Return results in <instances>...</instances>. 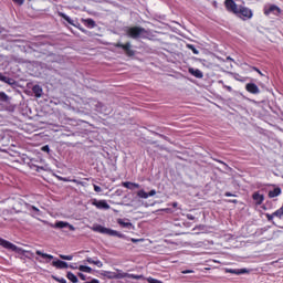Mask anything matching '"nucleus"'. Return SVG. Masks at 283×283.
<instances>
[{"label": "nucleus", "instance_id": "1", "mask_svg": "<svg viewBox=\"0 0 283 283\" xmlns=\"http://www.w3.org/2000/svg\"><path fill=\"white\" fill-rule=\"evenodd\" d=\"M0 247H2V249H7L8 251H13L14 253H19L20 255H25V253H28L29 255H31V258H34V252L30 250H23V248H19L14 245V243L3 238H0Z\"/></svg>", "mask_w": 283, "mask_h": 283}, {"label": "nucleus", "instance_id": "2", "mask_svg": "<svg viewBox=\"0 0 283 283\" xmlns=\"http://www.w3.org/2000/svg\"><path fill=\"white\" fill-rule=\"evenodd\" d=\"M145 34H147V30L142 27H129L126 29V36L135 41H137V39H145Z\"/></svg>", "mask_w": 283, "mask_h": 283}, {"label": "nucleus", "instance_id": "3", "mask_svg": "<svg viewBox=\"0 0 283 283\" xmlns=\"http://www.w3.org/2000/svg\"><path fill=\"white\" fill-rule=\"evenodd\" d=\"M92 230L95 231L96 233H103L104 235H112V237H116V238H123V234H120V232H118L116 230L105 228L101 224L94 226L92 228Z\"/></svg>", "mask_w": 283, "mask_h": 283}, {"label": "nucleus", "instance_id": "4", "mask_svg": "<svg viewBox=\"0 0 283 283\" xmlns=\"http://www.w3.org/2000/svg\"><path fill=\"white\" fill-rule=\"evenodd\" d=\"M234 14H237L239 19H243V21H247V19H251L253 17V11H251V9L247 7L240 6Z\"/></svg>", "mask_w": 283, "mask_h": 283}, {"label": "nucleus", "instance_id": "5", "mask_svg": "<svg viewBox=\"0 0 283 283\" xmlns=\"http://www.w3.org/2000/svg\"><path fill=\"white\" fill-rule=\"evenodd\" d=\"M114 48H120L125 52L126 56L129 57L135 56L136 54V51L132 49V43L129 42H126L125 44L117 42L114 44Z\"/></svg>", "mask_w": 283, "mask_h": 283}, {"label": "nucleus", "instance_id": "6", "mask_svg": "<svg viewBox=\"0 0 283 283\" xmlns=\"http://www.w3.org/2000/svg\"><path fill=\"white\" fill-rule=\"evenodd\" d=\"M263 13L265 17H269L270 14H274V17H280L282 14V9L275 4H270L268 7H264Z\"/></svg>", "mask_w": 283, "mask_h": 283}, {"label": "nucleus", "instance_id": "7", "mask_svg": "<svg viewBox=\"0 0 283 283\" xmlns=\"http://www.w3.org/2000/svg\"><path fill=\"white\" fill-rule=\"evenodd\" d=\"M115 275H117V280H125V277H128L129 280H143V275L129 274L127 272H123L122 270H117Z\"/></svg>", "mask_w": 283, "mask_h": 283}, {"label": "nucleus", "instance_id": "8", "mask_svg": "<svg viewBox=\"0 0 283 283\" xmlns=\"http://www.w3.org/2000/svg\"><path fill=\"white\" fill-rule=\"evenodd\" d=\"M224 6H226V9L228 10V12H233V14H235V12H238V10L240 8V7H238V4L235 3L234 0H226Z\"/></svg>", "mask_w": 283, "mask_h": 283}, {"label": "nucleus", "instance_id": "9", "mask_svg": "<svg viewBox=\"0 0 283 283\" xmlns=\"http://www.w3.org/2000/svg\"><path fill=\"white\" fill-rule=\"evenodd\" d=\"M153 196H156L155 189L150 190L149 192H146L144 189H142L137 192V197L144 200H147V198H151Z\"/></svg>", "mask_w": 283, "mask_h": 283}, {"label": "nucleus", "instance_id": "10", "mask_svg": "<svg viewBox=\"0 0 283 283\" xmlns=\"http://www.w3.org/2000/svg\"><path fill=\"white\" fill-rule=\"evenodd\" d=\"M93 207H96V209H109V203H107V201L105 200H96L94 199L92 202Z\"/></svg>", "mask_w": 283, "mask_h": 283}, {"label": "nucleus", "instance_id": "11", "mask_svg": "<svg viewBox=\"0 0 283 283\" xmlns=\"http://www.w3.org/2000/svg\"><path fill=\"white\" fill-rule=\"evenodd\" d=\"M245 90L249 94H260V87H258V84L255 83H248Z\"/></svg>", "mask_w": 283, "mask_h": 283}, {"label": "nucleus", "instance_id": "12", "mask_svg": "<svg viewBox=\"0 0 283 283\" xmlns=\"http://www.w3.org/2000/svg\"><path fill=\"white\" fill-rule=\"evenodd\" d=\"M252 200L254 201L256 207H260L264 202V195H261L260 192H253Z\"/></svg>", "mask_w": 283, "mask_h": 283}, {"label": "nucleus", "instance_id": "13", "mask_svg": "<svg viewBox=\"0 0 283 283\" xmlns=\"http://www.w3.org/2000/svg\"><path fill=\"white\" fill-rule=\"evenodd\" d=\"M65 228H69L70 231H75L76 230V228H74V226H72V224H70L65 221H57L55 223V229H65Z\"/></svg>", "mask_w": 283, "mask_h": 283}, {"label": "nucleus", "instance_id": "14", "mask_svg": "<svg viewBox=\"0 0 283 283\" xmlns=\"http://www.w3.org/2000/svg\"><path fill=\"white\" fill-rule=\"evenodd\" d=\"M188 72L189 74H191V76H195V78H202V76H205V74H202V71H200V69L189 67Z\"/></svg>", "mask_w": 283, "mask_h": 283}, {"label": "nucleus", "instance_id": "15", "mask_svg": "<svg viewBox=\"0 0 283 283\" xmlns=\"http://www.w3.org/2000/svg\"><path fill=\"white\" fill-rule=\"evenodd\" d=\"M269 198H277V196H282V188L275 187L273 190L268 192Z\"/></svg>", "mask_w": 283, "mask_h": 283}, {"label": "nucleus", "instance_id": "16", "mask_svg": "<svg viewBox=\"0 0 283 283\" xmlns=\"http://www.w3.org/2000/svg\"><path fill=\"white\" fill-rule=\"evenodd\" d=\"M32 92L35 98H41V96H43V87H41L40 85H34L32 87Z\"/></svg>", "mask_w": 283, "mask_h": 283}, {"label": "nucleus", "instance_id": "17", "mask_svg": "<svg viewBox=\"0 0 283 283\" xmlns=\"http://www.w3.org/2000/svg\"><path fill=\"white\" fill-rule=\"evenodd\" d=\"M123 187H125V189H140V185L139 184L132 182V181L123 182Z\"/></svg>", "mask_w": 283, "mask_h": 283}, {"label": "nucleus", "instance_id": "18", "mask_svg": "<svg viewBox=\"0 0 283 283\" xmlns=\"http://www.w3.org/2000/svg\"><path fill=\"white\" fill-rule=\"evenodd\" d=\"M82 21L84 22V25L90 30L94 29V27L96 25V21H94V19L92 18L83 19Z\"/></svg>", "mask_w": 283, "mask_h": 283}, {"label": "nucleus", "instance_id": "19", "mask_svg": "<svg viewBox=\"0 0 283 283\" xmlns=\"http://www.w3.org/2000/svg\"><path fill=\"white\" fill-rule=\"evenodd\" d=\"M52 266H55V269H67V262L61 260L53 261Z\"/></svg>", "mask_w": 283, "mask_h": 283}, {"label": "nucleus", "instance_id": "20", "mask_svg": "<svg viewBox=\"0 0 283 283\" xmlns=\"http://www.w3.org/2000/svg\"><path fill=\"white\" fill-rule=\"evenodd\" d=\"M35 253L40 255V258H43V260H48L46 262H50V260H54V255L43 253L41 250H36Z\"/></svg>", "mask_w": 283, "mask_h": 283}, {"label": "nucleus", "instance_id": "21", "mask_svg": "<svg viewBox=\"0 0 283 283\" xmlns=\"http://www.w3.org/2000/svg\"><path fill=\"white\" fill-rule=\"evenodd\" d=\"M86 262L88 264H95V266H97L98 269H103V262L101 260H94L92 258H87Z\"/></svg>", "mask_w": 283, "mask_h": 283}, {"label": "nucleus", "instance_id": "22", "mask_svg": "<svg viewBox=\"0 0 283 283\" xmlns=\"http://www.w3.org/2000/svg\"><path fill=\"white\" fill-rule=\"evenodd\" d=\"M59 17H61L62 19H64V21H67L70 25H74L76 27V24H74V20H72V18H70L67 14L60 12Z\"/></svg>", "mask_w": 283, "mask_h": 283}, {"label": "nucleus", "instance_id": "23", "mask_svg": "<svg viewBox=\"0 0 283 283\" xmlns=\"http://www.w3.org/2000/svg\"><path fill=\"white\" fill-rule=\"evenodd\" d=\"M0 103H10V96L6 92H0Z\"/></svg>", "mask_w": 283, "mask_h": 283}, {"label": "nucleus", "instance_id": "24", "mask_svg": "<svg viewBox=\"0 0 283 283\" xmlns=\"http://www.w3.org/2000/svg\"><path fill=\"white\" fill-rule=\"evenodd\" d=\"M66 277H67V280H70V282H72V283H78V277L75 276V274L72 273V272H67Z\"/></svg>", "mask_w": 283, "mask_h": 283}, {"label": "nucleus", "instance_id": "25", "mask_svg": "<svg viewBox=\"0 0 283 283\" xmlns=\"http://www.w3.org/2000/svg\"><path fill=\"white\" fill-rule=\"evenodd\" d=\"M0 81L2 83H7L8 85H12V78L8 77V76H4L2 73H0Z\"/></svg>", "mask_w": 283, "mask_h": 283}, {"label": "nucleus", "instance_id": "26", "mask_svg": "<svg viewBox=\"0 0 283 283\" xmlns=\"http://www.w3.org/2000/svg\"><path fill=\"white\" fill-rule=\"evenodd\" d=\"M60 179L63 181V182H74L75 185H83L81 181L76 180V179H67V178H64V177H60Z\"/></svg>", "mask_w": 283, "mask_h": 283}, {"label": "nucleus", "instance_id": "27", "mask_svg": "<svg viewBox=\"0 0 283 283\" xmlns=\"http://www.w3.org/2000/svg\"><path fill=\"white\" fill-rule=\"evenodd\" d=\"M78 271H82V273H92V268L87 265H80Z\"/></svg>", "mask_w": 283, "mask_h": 283}, {"label": "nucleus", "instance_id": "28", "mask_svg": "<svg viewBox=\"0 0 283 283\" xmlns=\"http://www.w3.org/2000/svg\"><path fill=\"white\" fill-rule=\"evenodd\" d=\"M105 277H107L108 280H117V275L116 272H105Z\"/></svg>", "mask_w": 283, "mask_h": 283}, {"label": "nucleus", "instance_id": "29", "mask_svg": "<svg viewBox=\"0 0 283 283\" xmlns=\"http://www.w3.org/2000/svg\"><path fill=\"white\" fill-rule=\"evenodd\" d=\"M187 48L191 50L192 53L200 54V51H198L193 44H188Z\"/></svg>", "mask_w": 283, "mask_h": 283}, {"label": "nucleus", "instance_id": "30", "mask_svg": "<svg viewBox=\"0 0 283 283\" xmlns=\"http://www.w3.org/2000/svg\"><path fill=\"white\" fill-rule=\"evenodd\" d=\"M228 273H247V269H240V270H228Z\"/></svg>", "mask_w": 283, "mask_h": 283}, {"label": "nucleus", "instance_id": "31", "mask_svg": "<svg viewBox=\"0 0 283 283\" xmlns=\"http://www.w3.org/2000/svg\"><path fill=\"white\" fill-rule=\"evenodd\" d=\"M118 224H119L120 227H125V228L132 227V223L125 222V221H123V219H119V220H118Z\"/></svg>", "mask_w": 283, "mask_h": 283}, {"label": "nucleus", "instance_id": "32", "mask_svg": "<svg viewBox=\"0 0 283 283\" xmlns=\"http://www.w3.org/2000/svg\"><path fill=\"white\" fill-rule=\"evenodd\" d=\"M53 280L59 283H67V280H65L64 277L53 276Z\"/></svg>", "mask_w": 283, "mask_h": 283}, {"label": "nucleus", "instance_id": "33", "mask_svg": "<svg viewBox=\"0 0 283 283\" xmlns=\"http://www.w3.org/2000/svg\"><path fill=\"white\" fill-rule=\"evenodd\" d=\"M61 260H74L73 255H65V254H60Z\"/></svg>", "mask_w": 283, "mask_h": 283}, {"label": "nucleus", "instance_id": "34", "mask_svg": "<svg viewBox=\"0 0 283 283\" xmlns=\"http://www.w3.org/2000/svg\"><path fill=\"white\" fill-rule=\"evenodd\" d=\"M13 3H15L17 6H23V3H25V0H12Z\"/></svg>", "mask_w": 283, "mask_h": 283}, {"label": "nucleus", "instance_id": "35", "mask_svg": "<svg viewBox=\"0 0 283 283\" xmlns=\"http://www.w3.org/2000/svg\"><path fill=\"white\" fill-rule=\"evenodd\" d=\"M93 187H94V191H96V193H101V191H103L101 186L93 185Z\"/></svg>", "mask_w": 283, "mask_h": 283}, {"label": "nucleus", "instance_id": "36", "mask_svg": "<svg viewBox=\"0 0 283 283\" xmlns=\"http://www.w3.org/2000/svg\"><path fill=\"white\" fill-rule=\"evenodd\" d=\"M77 275H78L80 280H83V282H85L87 280V277L83 273H78Z\"/></svg>", "mask_w": 283, "mask_h": 283}, {"label": "nucleus", "instance_id": "37", "mask_svg": "<svg viewBox=\"0 0 283 283\" xmlns=\"http://www.w3.org/2000/svg\"><path fill=\"white\" fill-rule=\"evenodd\" d=\"M254 72H258V74H260V76H264V74L262 73V71H260V69H258V67H253L252 69Z\"/></svg>", "mask_w": 283, "mask_h": 283}, {"label": "nucleus", "instance_id": "38", "mask_svg": "<svg viewBox=\"0 0 283 283\" xmlns=\"http://www.w3.org/2000/svg\"><path fill=\"white\" fill-rule=\"evenodd\" d=\"M182 275H187L189 273H193V270H184L181 271Z\"/></svg>", "mask_w": 283, "mask_h": 283}, {"label": "nucleus", "instance_id": "39", "mask_svg": "<svg viewBox=\"0 0 283 283\" xmlns=\"http://www.w3.org/2000/svg\"><path fill=\"white\" fill-rule=\"evenodd\" d=\"M224 196H226V198H233V197H235V195H233L231 192H226Z\"/></svg>", "mask_w": 283, "mask_h": 283}, {"label": "nucleus", "instance_id": "40", "mask_svg": "<svg viewBox=\"0 0 283 283\" xmlns=\"http://www.w3.org/2000/svg\"><path fill=\"white\" fill-rule=\"evenodd\" d=\"M228 202H231L232 205H238V199H229Z\"/></svg>", "mask_w": 283, "mask_h": 283}, {"label": "nucleus", "instance_id": "41", "mask_svg": "<svg viewBox=\"0 0 283 283\" xmlns=\"http://www.w3.org/2000/svg\"><path fill=\"white\" fill-rule=\"evenodd\" d=\"M188 220H196V217L193 214H187Z\"/></svg>", "mask_w": 283, "mask_h": 283}, {"label": "nucleus", "instance_id": "42", "mask_svg": "<svg viewBox=\"0 0 283 283\" xmlns=\"http://www.w3.org/2000/svg\"><path fill=\"white\" fill-rule=\"evenodd\" d=\"M42 149H43V151H50V147L49 146H44Z\"/></svg>", "mask_w": 283, "mask_h": 283}, {"label": "nucleus", "instance_id": "43", "mask_svg": "<svg viewBox=\"0 0 283 283\" xmlns=\"http://www.w3.org/2000/svg\"><path fill=\"white\" fill-rule=\"evenodd\" d=\"M172 207L176 209V207H178V202H172Z\"/></svg>", "mask_w": 283, "mask_h": 283}, {"label": "nucleus", "instance_id": "44", "mask_svg": "<svg viewBox=\"0 0 283 283\" xmlns=\"http://www.w3.org/2000/svg\"><path fill=\"white\" fill-rule=\"evenodd\" d=\"M132 242H138V240H136V239H132Z\"/></svg>", "mask_w": 283, "mask_h": 283}, {"label": "nucleus", "instance_id": "45", "mask_svg": "<svg viewBox=\"0 0 283 283\" xmlns=\"http://www.w3.org/2000/svg\"><path fill=\"white\" fill-rule=\"evenodd\" d=\"M33 209H34L35 211H39V209H36V207H33Z\"/></svg>", "mask_w": 283, "mask_h": 283}, {"label": "nucleus", "instance_id": "46", "mask_svg": "<svg viewBox=\"0 0 283 283\" xmlns=\"http://www.w3.org/2000/svg\"><path fill=\"white\" fill-rule=\"evenodd\" d=\"M35 260H38V262H42L41 260H39V258H35Z\"/></svg>", "mask_w": 283, "mask_h": 283}]
</instances>
